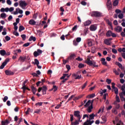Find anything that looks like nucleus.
Segmentation results:
<instances>
[{"mask_svg": "<svg viewBox=\"0 0 125 125\" xmlns=\"http://www.w3.org/2000/svg\"><path fill=\"white\" fill-rule=\"evenodd\" d=\"M95 117V115H94V113H92L89 115V119H87L86 122H85L83 124V125H92L93 123H94V121L92 120L91 121V120H94V117Z\"/></svg>", "mask_w": 125, "mask_h": 125, "instance_id": "obj_1", "label": "nucleus"}, {"mask_svg": "<svg viewBox=\"0 0 125 125\" xmlns=\"http://www.w3.org/2000/svg\"><path fill=\"white\" fill-rule=\"evenodd\" d=\"M84 62L89 66H91V67H98V65H96V62L94 61L90 60L89 58H87Z\"/></svg>", "mask_w": 125, "mask_h": 125, "instance_id": "obj_2", "label": "nucleus"}, {"mask_svg": "<svg viewBox=\"0 0 125 125\" xmlns=\"http://www.w3.org/2000/svg\"><path fill=\"white\" fill-rule=\"evenodd\" d=\"M70 122L71 125H80V122L82 123L83 122V120H75L74 122H73L74 121V115L73 114H70Z\"/></svg>", "mask_w": 125, "mask_h": 125, "instance_id": "obj_3", "label": "nucleus"}, {"mask_svg": "<svg viewBox=\"0 0 125 125\" xmlns=\"http://www.w3.org/2000/svg\"><path fill=\"white\" fill-rule=\"evenodd\" d=\"M91 16L92 17H101V16H102V13L100 12L94 11L92 12Z\"/></svg>", "mask_w": 125, "mask_h": 125, "instance_id": "obj_4", "label": "nucleus"}, {"mask_svg": "<svg viewBox=\"0 0 125 125\" xmlns=\"http://www.w3.org/2000/svg\"><path fill=\"white\" fill-rule=\"evenodd\" d=\"M19 3L20 6H21L22 9H25V7L28 5V3L25 2V1L22 0L20 1Z\"/></svg>", "mask_w": 125, "mask_h": 125, "instance_id": "obj_5", "label": "nucleus"}, {"mask_svg": "<svg viewBox=\"0 0 125 125\" xmlns=\"http://www.w3.org/2000/svg\"><path fill=\"white\" fill-rule=\"evenodd\" d=\"M10 60L9 58H7L5 60L4 62H2V64L0 66V69H3L4 66H6L8 62H9Z\"/></svg>", "mask_w": 125, "mask_h": 125, "instance_id": "obj_6", "label": "nucleus"}, {"mask_svg": "<svg viewBox=\"0 0 125 125\" xmlns=\"http://www.w3.org/2000/svg\"><path fill=\"white\" fill-rule=\"evenodd\" d=\"M10 60L9 58H7L5 60L4 62H2V64L0 66V69H3L4 66H6L8 62H9Z\"/></svg>", "mask_w": 125, "mask_h": 125, "instance_id": "obj_7", "label": "nucleus"}, {"mask_svg": "<svg viewBox=\"0 0 125 125\" xmlns=\"http://www.w3.org/2000/svg\"><path fill=\"white\" fill-rule=\"evenodd\" d=\"M80 113L81 112H80V111H74V116L78 118V120H79V121L82 118V117H81V115H80Z\"/></svg>", "mask_w": 125, "mask_h": 125, "instance_id": "obj_8", "label": "nucleus"}, {"mask_svg": "<svg viewBox=\"0 0 125 125\" xmlns=\"http://www.w3.org/2000/svg\"><path fill=\"white\" fill-rule=\"evenodd\" d=\"M114 30L117 33H121L123 30V28L120 26H117L115 28Z\"/></svg>", "mask_w": 125, "mask_h": 125, "instance_id": "obj_9", "label": "nucleus"}, {"mask_svg": "<svg viewBox=\"0 0 125 125\" xmlns=\"http://www.w3.org/2000/svg\"><path fill=\"white\" fill-rule=\"evenodd\" d=\"M5 74L7 76H13V75H14V72L10 70H6L5 71Z\"/></svg>", "mask_w": 125, "mask_h": 125, "instance_id": "obj_10", "label": "nucleus"}, {"mask_svg": "<svg viewBox=\"0 0 125 125\" xmlns=\"http://www.w3.org/2000/svg\"><path fill=\"white\" fill-rule=\"evenodd\" d=\"M106 5L108 10H111L112 9V2H111L110 0H107Z\"/></svg>", "mask_w": 125, "mask_h": 125, "instance_id": "obj_11", "label": "nucleus"}, {"mask_svg": "<svg viewBox=\"0 0 125 125\" xmlns=\"http://www.w3.org/2000/svg\"><path fill=\"white\" fill-rule=\"evenodd\" d=\"M92 103H93V100L92 101L91 105L89 106L87 109V111L88 113H91V112L92 111V110L93 109V106H92Z\"/></svg>", "mask_w": 125, "mask_h": 125, "instance_id": "obj_12", "label": "nucleus"}, {"mask_svg": "<svg viewBox=\"0 0 125 125\" xmlns=\"http://www.w3.org/2000/svg\"><path fill=\"white\" fill-rule=\"evenodd\" d=\"M46 90H47V87L44 85L42 87V91L43 95L46 94Z\"/></svg>", "mask_w": 125, "mask_h": 125, "instance_id": "obj_13", "label": "nucleus"}, {"mask_svg": "<svg viewBox=\"0 0 125 125\" xmlns=\"http://www.w3.org/2000/svg\"><path fill=\"white\" fill-rule=\"evenodd\" d=\"M14 55L15 56H17V53H21V49H17V50H14Z\"/></svg>", "mask_w": 125, "mask_h": 125, "instance_id": "obj_14", "label": "nucleus"}, {"mask_svg": "<svg viewBox=\"0 0 125 125\" xmlns=\"http://www.w3.org/2000/svg\"><path fill=\"white\" fill-rule=\"evenodd\" d=\"M104 42L105 44H106V45H111V42H109L107 39L104 40Z\"/></svg>", "mask_w": 125, "mask_h": 125, "instance_id": "obj_15", "label": "nucleus"}, {"mask_svg": "<svg viewBox=\"0 0 125 125\" xmlns=\"http://www.w3.org/2000/svg\"><path fill=\"white\" fill-rule=\"evenodd\" d=\"M102 121H103L104 124H105V123H106V122H107V114H105V115L103 116L102 117Z\"/></svg>", "mask_w": 125, "mask_h": 125, "instance_id": "obj_16", "label": "nucleus"}, {"mask_svg": "<svg viewBox=\"0 0 125 125\" xmlns=\"http://www.w3.org/2000/svg\"><path fill=\"white\" fill-rule=\"evenodd\" d=\"M29 42H32V41H33V42H36V41H37V38H36V37L31 36L29 40H28Z\"/></svg>", "mask_w": 125, "mask_h": 125, "instance_id": "obj_17", "label": "nucleus"}, {"mask_svg": "<svg viewBox=\"0 0 125 125\" xmlns=\"http://www.w3.org/2000/svg\"><path fill=\"white\" fill-rule=\"evenodd\" d=\"M9 123H10L9 121L6 120L4 121H2L1 122V124L2 125H8V124H9Z\"/></svg>", "mask_w": 125, "mask_h": 125, "instance_id": "obj_18", "label": "nucleus"}, {"mask_svg": "<svg viewBox=\"0 0 125 125\" xmlns=\"http://www.w3.org/2000/svg\"><path fill=\"white\" fill-rule=\"evenodd\" d=\"M26 57H22L21 56L19 58V61H20L21 62H24L25 60H26Z\"/></svg>", "mask_w": 125, "mask_h": 125, "instance_id": "obj_19", "label": "nucleus"}, {"mask_svg": "<svg viewBox=\"0 0 125 125\" xmlns=\"http://www.w3.org/2000/svg\"><path fill=\"white\" fill-rule=\"evenodd\" d=\"M116 64L117 65L120 69H122V70H125V67H123V65H122L121 63L116 62Z\"/></svg>", "mask_w": 125, "mask_h": 125, "instance_id": "obj_20", "label": "nucleus"}, {"mask_svg": "<svg viewBox=\"0 0 125 125\" xmlns=\"http://www.w3.org/2000/svg\"><path fill=\"white\" fill-rule=\"evenodd\" d=\"M96 29H97L96 26H95L94 25H91L90 26V31H95V30H96Z\"/></svg>", "mask_w": 125, "mask_h": 125, "instance_id": "obj_21", "label": "nucleus"}, {"mask_svg": "<svg viewBox=\"0 0 125 125\" xmlns=\"http://www.w3.org/2000/svg\"><path fill=\"white\" fill-rule=\"evenodd\" d=\"M0 54L1 56H4L6 54V52L4 50H0Z\"/></svg>", "mask_w": 125, "mask_h": 125, "instance_id": "obj_22", "label": "nucleus"}, {"mask_svg": "<svg viewBox=\"0 0 125 125\" xmlns=\"http://www.w3.org/2000/svg\"><path fill=\"white\" fill-rule=\"evenodd\" d=\"M112 31L109 30L106 32V37H110L112 36Z\"/></svg>", "mask_w": 125, "mask_h": 125, "instance_id": "obj_23", "label": "nucleus"}, {"mask_svg": "<svg viewBox=\"0 0 125 125\" xmlns=\"http://www.w3.org/2000/svg\"><path fill=\"white\" fill-rule=\"evenodd\" d=\"M36 21L34 20H30L29 21V24H30V25H36Z\"/></svg>", "mask_w": 125, "mask_h": 125, "instance_id": "obj_24", "label": "nucleus"}, {"mask_svg": "<svg viewBox=\"0 0 125 125\" xmlns=\"http://www.w3.org/2000/svg\"><path fill=\"white\" fill-rule=\"evenodd\" d=\"M21 89H23V93H25V91H26V89H28V87H26L25 84H22Z\"/></svg>", "mask_w": 125, "mask_h": 125, "instance_id": "obj_25", "label": "nucleus"}, {"mask_svg": "<svg viewBox=\"0 0 125 125\" xmlns=\"http://www.w3.org/2000/svg\"><path fill=\"white\" fill-rule=\"evenodd\" d=\"M90 24H91V21H87L84 22V26H89Z\"/></svg>", "mask_w": 125, "mask_h": 125, "instance_id": "obj_26", "label": "nucleus"}, {"mask_svg": "<svg viewBox=\"0 0 125 125\" xmlns=\"http://www.w3.org/2000/svg\"><path fill=\"white\" fill-rule=\"evenodd\" d=\"M25 30V27L22 25H20L19 27V32H22V31H24Z\"/></svg>", "mask_w": 125, "mask_h": 125, "instance_id": "obj_27", "label": "nucleus"}, {"mask_svg": "<svg viewBox=\"0 0 125 125\" xmlns=\"http://www.w3.org/2000/svg\"><path fill=\"white\" fill-rule=\"evenodd\" d=\"M106 22H107L108 25H109L110 27H111V29L113 30V25H112V22L110 21L109 20H107Z\"/></svg>", "mask_w": 125, "mask_h": 125, "instance_id": "obj_28", "label": "nucleus"}, {"mask_svg": "<svg viewBox=\"0 0 125 125\" xmlns=\"http://www.w3.org/2000/svg\"><path fill=\"white\" fill-rule=\"evenodd\" d=\"M118 4H119V0H115L113 3V6H117Z\"/></svg>", "mask_w": 125, "mask_h": 125, "instance_id": "obj_29", "label": "nucleus"}, {"mask_svg": "<svg viewBox=\"0 0 125 125\" xmlns=\"http://www.w3.org/2000/svg\"><path fill=\"white\" fill-rule=\"evenodd\" d=\"M104 106L101 107V108H100L99 111H98V114H99L101 111H102V113H103V112H104Z\"/></svg>", "mask_w": 125, "mask_h": 125, "instance_id": "obj_30", "label": "nucleus"}, {"mask_svg": "<svg viewBox=\"0 0 125 125\" xmlns=\"http://www.w3.org/2000/svg\"><path fill=\"white\" fill-rule=\"evenodd\" d=\"M90 103H91V100L88 101L84 105V107H88V106H89V105H90Z\"/></svg>", "mask_w": 125, "mask_h": 125, "instance_id": "obj_31", "label": "nucleus"}, {"mask_svg": "<svg viewBox=\"0 0 125 125\" xmlns=\"http://www.w3.org/2000/svg\"><path fill=\"white\" fill-rule=\"evenodd\" d=\"M78 67L80 69H82V68H84V64L83 63H79L78 65Z\"/></svg>", "mask_w": 125, "mask_h": 125, "instance_id": "obj_32", "label": "nucleus"}, {"mask_svg": "<svg viewBox=\"0 0 125 125\" xmlns=\"http://www.w3.org/2000/svg\"><path fill=\"white\" fill-rule=\"evenodd\" d=\"M32 109H31V108H27V111L25 112V114H26V115H29V112H32Z\"/></svg>", "mask_w": 125, "mask_h": 125, "instance_id": "obj_33", "label": "nucleus"}, {"mask_svg": "<svg viewBox=\"0 0 125 125\" xmlns=\"http://www.w3.org/2000/svg\"><path fill=\"white\" fill-rule=\"evenodd\" d=\"M111 51L112 53H114V54H117V53H118V51L115 48H112Z\"/></svg>", "mask_w": 125, "mask_h": 125, "instance_id": "obj_34", "label": "nucleus"}, {"mask_svg": "<svg viewBox=\"0 0 125 125\" xmlns=\"http://www.w3.org/2000/svg\"><path fill=\"white\" fill-rule=\"evenodd\" d=\"M119 96H120L121 101H124V100H125V98L124 97V95H123V94L122 93L119 94Z\"/></svg>", "mask_w": 125, "mask_h": 125, "instance_id": "obj_35", "label": "nucleus"}, {"mask_svg": "<svg viewBox=\"0 0 125 125\" xmlns=\"http://www.w3.org/2000/svg\"><path fill=\"white\" fill-rule=\"evenodd\" d=\"M95 96V94H92L87 96L88 98H93Z\"/></svg>", "mask_w": 125, "mask_h": 125, "instance_id": "obj_36", "label": "nucleus"}, {"mask_svg": "<svg viewBox=\"0 0 125 125\" xmlns=\"http://www.w3.org/2000/svg\"><path fill=\"white\" fill-rule=\"evenodd\" d=\"M0 17L1 18H6V14H5L4 13H1L0 15Z\"/></svg>", "mask_w": 125, "mask_h": 125, "instance_id": "obj_37", "label": "nucleus"}, {"mask_svg": "<svg viewBox=\"0 0 125 125\" xmlns=\"http://www.w3.org/2000/svg\"><path fill=\"white\" fill-rule=\"evenodd\" d=\"M33 55H34V57H38V56H40L39 54L38 53V52L36 51H35L34 52Z\"/></svg>", "mask_w": 125, "mask_h": 125, "instance_id": "obj_38", "label": "nucleus"}, {"mask_svg": "<svg viewBox=\"0 0 125 125\" xmlns=\"http://www.w3.org/2000/svg\"><path fill=\"white\" fill-rule=\"evenodd\" d=\"M33 55H34V57H38V56H40L39 54L38 53V52L36 51H35L34 52Z\"/></svg>", "mask_w": 125, "mask_h": 125, "instance_id": "obj_39", "label": "nucleus"}, {"mask_svg": "<svg viewBox=\"0 0 125 125\" xmlns=\"http://www.w3.org/2000/svg\"><path fill=\"white\" fill-rule=\"evenodd\" d=\"M67 76H68V74H63V76L61 78V80H64Z\"/></svg>", "mask_w": 125, "mask_h": 125, "instance_id": "obj_40", "label": "nucleus"}, {"mask_svg": "<svg viewBox=\"0 0 125 125\" xmlns=\"http://www.w3.org/2000/svg\"><path fill=\"white\" fill-rule=\"evenodd\" d=\"M87 84V81H86L84 84L82 86V89H84V88H85V86H86Z\"/></svg>", "mask_w": 125, "mask_h": 125, "instance_id": "obj_41", "label": "nucleus"}, {"mask_svg": "<svg viewBox=\"0 0 125 125\" xmlns=\"http://www.w3.org/2000/svg\"><path fill=\"white\" fill-rule=\"evenodd\" d=\"M118 18L119 19H123V18H124V14L123 13L120 14L118 15Z\"/></svg>", "mask_w": 125, "mask_h": 125, "instance_id": "obj_42", "label": "nucleus"}, {"mask_svg": "<svg viewBox=\"0 0 125 125\" xmlns=\"http://www.w3.org/2000/svg\"><path fill=\"white\" fill-rule=\"evenodd\" d=\"M31 89L32 92H35L37 91V88H36L34 86H31Z\"/></svg>", "mask_w": 125, "mask_h": 125, "instance_id": "obj_43", "label": "nucleus"}, {"mask_svg": "<svg viewBox=\"0 0 125 125\" xmlns=\"http://www.w3.org/2000/svg\"><path fill=\"white\" fill-rule=\"evenodd\" d=\"M113 73H115V74L117 76H119L120 75V73L118 71H117V70H116V69H113Z\"/></svg>", "mask_w": 125, "mask_h": 125, "instance_id": "obj_44", "label": "nucleus"}, {"mask_svg": "<svg viewBox=\"0 0 125 125\" xmlns=\"http://www.w3.org/2000/svg\"><path fill=\"white\" fill-rule=\"evenodd\" d=\"M35 61V64H36V65H39V64H40V62H39V60H38V59H35L34 60Z\"/></svg>", "mask_w": 125, "mask_h": 125, "instance_id": "obj_45", "label": "nucleus"}, {"mask_svg": "<svg viewBox=\"0 0 125 125\" xmlns=\"http://www.w3.org/2000/svg\"><path fill=\"white\" fill-rule=\"evenodd\" d=\"M113 89H114V91L115 94H118L119 93V89H118V88L116 87V88H114Z\"/></svg>", "mask_w": 125, "mask_h": 125, "instance_id": "obj_46", "label": "nucleus"}, {"mask_svg": "<svg viewBox=\"0 0 125 125\" xmlns=\"http://www.w3.org/2000/svg\"><path fill=\"white\" fill-rule=\"evenodd\" d=\"M74 58H75V54H72L69 56V59L72 60V59H74Z\"/></svg>", "mask_w": 125, "mask_h": 125, "instance_id": "obj_47", "label": "nucleus"}, {"mask_svg": "<svg viewBox=\"0 0 125 125\" xmlns=\"http://www.w3.org/2000/svg\"><path fill=\"white\" fill-rule=\"evenodd\" d=\"M106 82L108 83V84H110V83H112V80L111 79H107L106 80Z\"/></svg>", "mask_w": 125, "mask_h": 125, "instance_id": "obj_48", "label": "nucleus"}, {"mask_svg": "<svg viewBox=\"0 0 125 125\" xmlns=\"http://www.w3.org/2000/svg\"><path fill=\"white\" fill-rule=\"evenodd\" d=\"M29 45H30V42H27V43H24L23 45V47H27V46H29Z\"/></svg>", "mask_w": 125, "mask_h": 125, "instance_id": "obj_49", "label": "nucleus"}, {"mask_svg": "<svg viewBox=\"0 0 125 125\" xmlns=\"http://www.w3.org/2000/svg\"><path fill=\"white\" fill-rule=\"evenodd\" d=\"M5 40H6V41L7 42H8V41H10V40H11L10 37L9 36H6L5 37Z\"/></svg>", "mask_w": 125, "mask_h": 125, "instance_id": "obj_50", "label": "nucleus"}, {"mask_svg": "<svg viewBox=\"0 0 125 125\" xmlns=\"http://www.w3.org/2000/svg\"><path fill=\"white\" fill-rule=\"evenodd\" d=\"M21 37L22 38L23 41H25V40H26V35L22 34L21 35Z\"/></svg>", "mask_w": 125, "mask_h": 125, "instance_id": "obj_51", "label": "nucleus"}, {"mask_svg": "<svg viewBox=\"0 0 125 125\" xmlns=\"http://www.w3.org/2000/svg\"><path fill=\"white\" fill-rule=\"evenodd\" d=\"M8 99V97L7 96H5L4 98L3 99V102H6L7 101V100Z\"/></svg>", "mask_w": 125, "mask_h": 125, "instance_id": "obj_52", "label": "nucleus"}, {"mask_svg": "<svg viewBox=\"0 0 125 125\" xmlns=\"http://www.w3.org/2000/svg\"><path fill=\"white\" fill-rule=\"evenodd\" d=\"M66 68L67 69V71H70V70H71V66L68 64L66 65Z\"/></svg>", "mask_w": 125, "mask_h": 125, "instance_id": "obj_53", "label": "nucleus"}, {"mask_svg": "<svg viewBox=\"0 0 125 125\" xmlns=\"http://www.w3.org/2000/svg\"><path fill=\"white\" fill-rule=\"evenodd\" d=\"M53 88L54 89V91L55 92L57 89H58V87L56 85H53Z\"/></svg>", "mask_w": 125, "mask_h": 125, "instance_id": "obj_54", "label": "nucleus"}, {"mask_svg": "<svg viewBox=\"0 0 125 125\" xmlns=\"http://www.w3.org/2000/svg\"><path fill=\"white\" fill-rule=\"evenodd\" d=\"M115 83H111V87L112 88V89H114L115 88H116V87L115 86Z\"/></svg>", "mask_w": 125, "mask_h": 125, "instance_id": "obj_55", "label": "nucleus"}, {"mask_svg": "<svg viewBox=\"0 0 125 125\" xmlns=\"http://www.w3.org/2000/svg\"><path fill=\"white\" fill-rule=\"evenodd\" d=\"M36 106H42V103L40 102V103H37L35 104Z\"/></svg>", "mask_w": 125, "mask_h": 125, "instance_id": "obj_56", "label": "nucleus"}, {"mask_svg": "<svg viewBox=\"0 0 125 125\" xmlns=\"http://www.w3.org/2000/svg\"><path fill=\"white\" fill-rule=\"evenodd\" d=\"M13 35H14L15 36H16V37H18V36H19V33L15 31L13 32Z\"/></svg>", "mask_w": 125, "mask_h": 125, "instance_id": "obj_57", "label": "nucleus"}, {"mask_svg": "<svg viewBox=\"0 0 125 125\" xmlns=\"http://www.w3.org/2000/svg\"><path fill=\"white\" fill-rule=\"evenodd\" d=\"M115 12H116V13H117V14H119V13H122V11L121 10H120V9H116V10H115Z\"/></svg>", "mask_w": 125, "mask_h": 125, "instance_id": "obj_58", "label": "nucleus"}, {"mask_svg": "<svg viewBox=\"0 0 125 125\" xmlns=\"http://www.w3.org/2000/svg\"><path fill=\"white\" fill-rule=\"evenodd\" d=\"M22 122H23V118H20L19 119V121L18 122V125H19L20 124H21V123Z\"/></svg>", "mask_w": 125, "mask_h": 125, "instance_id": "obj_59", "label": "nucleus"}, {"mask_svg": "<svg viewBox=\"0 0 125 125\" xmlns=\"http://www.w3.org/2000/svg\"><path fill=\"white\" fill-rule=\"evenodd\" d=\"M18 10H19L18 13H20V14H23V10L20 9L19 8L18 9Z\"/></svg>", "mask_w": 125, "mask_h": 125, "instance_id": "obj_60", "label": "nucleus"}, {"mask_svg": "<svg viewBox=\"0 0 125 125\" xmlns=\"http://www.w3.org/2000/svg\"><path fill=\"white\" fill-rule=\"evenodd\" d=\"M81 41H82V38H81L80 37H78L76 39V41L77 42H80Z\"/></svg>", "mask_w": 125, "mask_h": 125, "instance_id": "obj_61", "label": "nucleus"}, {"mask_svg": "<svg viewBox=\"0 0 125 125\" xmlns=\"http://www.w3.org/2000/svg\"><path fill=\"white\" fill-rule=\"evenodd\" d=\"M6 2L8 5H11L12 2L10 0H7Z\"/></svg>", "mask_w": 125, "mask_h": 125, "instance_id": "obj_62", "label": "nucleus"}, {"mask_svg": "<svg viewBox=\"0 0 125 125\" xmlns=\"http://www.w3.org/2000/svg\"><path fill=\"white\" fill-rule=\"evenodd\" d=\"M76 60H78V61H83V58L78 57L76 59Z\"/></svg>", "mask_w": 125, "mask_h": 125, "instance_id": "obj_63", "label": "nucleus"}, {"mask_svg": "<svg viewBox=\"0 0 125 125\" xmlns=\"http://www.w3.org/2000/svg\"><path fill=\"white\" fill-rule=\"evenodd\" d=\"M125 83H124L121 88V90H125Z\"/></svg>", "mask_w": 125, "mask_h": 125, "instance_id": "obj_64", "label": "nucleus"}]
</instances>
